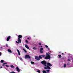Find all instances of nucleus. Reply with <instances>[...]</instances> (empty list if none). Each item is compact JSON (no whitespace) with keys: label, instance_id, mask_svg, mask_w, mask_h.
<instances>
[{"label":"nucleus","instance_id":"obj_24","mask_svg":"<svg viewBox=\"0 0 73 73\" xmlns=\"http://www.w3.org/2000/svg\"><path fill=\"white\" fill-rule=\"evenodd\" d=\"M10 73H16V72L14 71H12Z\"/></svg>","mask_w":73,"mask_h":73},{"label":"nucleus","instance_id":"obj_7","mask_svg":"<svg viewBox=\"0 0 73 73\" xmlns=\"http://www.w3.org/2000/svg\"><path fill=\"white\" fill-rule=\"evenodd\" d=\"M43 48H40V53H43V51H42V50H43Z\"/></svg>","mask_w":73,"mask_h":73},{"label":"nucleus","instance_id":"obj_40","mask_svg":"<svg viewBox=\"0 0 73 73\" xmlns=\"http://www.w3.org/2000/svg\"><path fill=\"white\" fill-rule=\"evenodd\" d=\"M47 73H49V72H48Z\"/></svg>","mask_w":73,"mask_h":73},{"label":"nucleus","instance_id":"obj_9","mask_svg":"<svg viewBox=\"0 0 73 73\" xmlns=\"http://www.w3.org/2000/svg\"><path fill=\"white\" fill-rule=\"evenodd\" d=\"M18 39H20V38H22V36L21 35H19L18 36Z\"/></svg>","mask_w":73,"mask_h":73},{"label":"nucleus","instance_id":"obj_38","mask_svg":"<svg viewBox=\"0 0 73 73\" xmlns=\"http://www.w3.org/2000/svg\"><path fill=\"white\" fill-rule=\"evenodd\" d=\"M62 54H64V53H62Z\"/></svg>","mask_w":73,"mask_h":73},{"label":"nucleus","instance_id":"obj_35","mask_svg":"<svg viewBox=\"0 0 73 73\" xmlns=\"http://www.w3.org/2000/svg\"><path fill=\"white\" fill-rule=\"evenodd\" d=\"M1 53L0 52V56H1Z\"/></svg>","mask_w":73,"mask_h":73},{"label":"nucleus","instance_id":"obj_21","mask_svg":"<svg viewBox=\"0 0 73 73\" xmlns=\"http://www.w3.org/2000/svg\"><path fill=\"white\" fill-rule=\"evenodd\" d=\"M1 63L4 62V60H1Z\"/></svg>","mask_w":73,"mask_h":73},{"label":"nucleus","instance_id":"obj_29","mask_svg":"<svg viewBox=\"0 0 73 73\" xmlns=\"http://www.w3.org/2000/svg\"><path fill=\"white\" fill-rule=\"evenodd\" d=\"M27 39L28 40H31V38H28Z\"/></svg>","mask_w":73,"mask_h":73},{"label":"nucleus","instance_id":"obj_2","mask_svg":"<svg viewBox=\"0 0 73 73\" xmlns=\"http://www.w3.org/2000/svg\"><path fill=\"white\" fill-rule=\"evenodd\" d=\"M46 57L44 58L45 59H48L50 58V54L49 52L46 53Z\"/></svg>","mask_w":73,"mask_h":73},{"label":"nucleus","instance_id":"obj_37","mask_svg":"<svg viewBox=\"0 0 73 73\" xmlns=\"http://www.w3.org/2000/svg\"><path fill=\"white\" fill-rule=\"evenodd\" d=\"M2 68V66H1L0 68V69H1V68Z\"/></svg>","mask_w":73,"mask_h":73},{"label":"nucleus","instance_id":"obj_3","mask_svg":"<svg viewBox=\"0 0 73 73\" xmlns=\"http://www.w3.org/2000/svg\"><path fill=\"white\" fill-rule=\"evenodd\" d=\"M25 58H29V59H31V57H30L29 55H26L25 56Z\"/></svg>","mask_w":73,"mask_h":73},{"label":"nucleus","instance_id":"obj_20","mask_svg":"<svg viewBox=\"0 0 73 73\" xmlns=\"http://www.w3.org/2000/svg\"><path fill=\"white\" fill-rule=\"evenodd\" d=\"M40 70H38L37 71V72L38 73H40Z\"/></svg>","mask_w":73,"mask_h":73},{"label":"nucleus","instance_id":"obj_12","mask_svg":"<svg viewBox=\"0 0 73 73\" xmlns=\"http://www.w3.org/2000/svg\"><path fill=\"white\" fill-rule=\"evenodd\" d=\"M8 51L9 53H12V51L10 49H8Z\"/></svg>","mask_w":73,"mask_h":73},{"label":"nucleus","instance_id":"obj_39","mask_svg":"<svg viewBox=\"0 0 73 73\" xmlns=\"http://www.w3.org/2000/svg\"><path fill=\"white\" fill-rule=\"evenodd\" d=\"M42 46H41V48H42Z\"/></svg>","mask_w":73,"mask_h":73},{"label":"nucleus","instance_id":"obj_16","mask_svg":"<svg viewBox=\"0 0 73 73\" xmlns=\"http://www.w3.org/2000/svg\"><path fill=\"white\" fill-rule=\"evenodd\" d=\"M66 66V64H64V68H65Z\"/></svg>","mask_w":73,"mask_h":73},{"label":"nucleus","instance_id":"obj_14","mask_svg":"<svg viewBox=\"0 0 73 73\" xmlns=\"http://www.w3.org/2000/svg\"><path fill=\"white\" fill-rule=\"evenodd\" d=\"M7 64L6 63H5L3 64V66H6V65H5Z\"/></svg>","mask_w":73,"mask_h":73},{"label":"nucleus","instance_id":"obj_11","mask_svg":"<svg viewBox=\"0 0 73 73\" xmlns=\"http://www.w3.org/2000/svg\"><path fill=\"white\" fill-rule=\"evenodd\" d=\"M17 52L18 53V54L19 55H20V51L18 49H17Z\"/></svg>","mask_w":73,"mask_h":73},{"label":"nucleus","instance_id":"obj_34","mask_svg":"<svg viewBox=\"0 0 73 73\" xmlns=\"http://www.w3.org/2000/svg\"><path fill=\"white\" fill-rule=\"evenodd\" d=\"M6 66L7 67H9V66L8 65H6Z\"/></svg>","mask_w":73,"mask_h":73},{"label":"nucleus","instance_id":"obj_26","mask_svg":"<svg viewBox=\"0 0 73 73\" xmlns=\"http://www.w3.org/2000/svg\"><path fill=\"white\" fill-rule=\"evenodd\" d=\"M42 57H45V55L44 54L42 55H41Z\"/></svg>","mask_w":73,"mask_h":73},{"label":"nucleus","instance_id":"obj_22","mask_svg":"<svg viewBox=\"0 0 73 73\" xmlns=\"http://www.w3.org/2000/svg\"><path fill=\"white\" fill-rule=\"evenodd\" d=\"M31 63L32 64H33H33H34V62H31Z\"/></svg>","mask_w":73,"mask_h":73},{"label":"nucleus","instance_id":"obj_23","mask_svg":"<svg viewBox=\"0 0 73 73\" xmlns=\"http://www.w3.org/2000/svg\"><path fill=\"white\" fill-rule=\"evenodd\" d=\"M23 50H24V52H25V53L27 52V51H26V50H25V49H23Z\"/></svg>","mask_w":73,"mask_h":73},{"label":"nucleus","instance_id":"obj_36","mask_svg":"<svg viewBox=\"0 0 73 73\" xmlns=\"http://www.w3.org/2000/svg\"><path fill=\"white\" fill-rule=\"evenodd\" d=\"M47 49H48V50H50V49H49V48H48Z\"/></svg>","mask_w":73,"mask_h":73},{"label":"nucleus","instance_id":"obj_17","mask_svg":"<svg viewBox=\"0 0 73 73\" xmlns=\"http://www.w3.org/2000/svg\"><path fill=\"white\" fill-rule=\"evenodd\" d=\"M33 49L34 50H36V49H37V48H36V47H34L33 48Z\"/></svg>","mask_w":73,"mask_h":73},{"label":"nucleus","instance_id":"obj_6","mask_svg":"<svg viewBox=\"0 0 73 73\" xmlns=\"http://www.w3.org/2000/svg\"><path fill=\"white\" fill-rule=\"evenodd\" d=\"M35 59H36V60H38V61H39V60H40V58H39L37 56H35Z\"/></svg>","mask_w":73,"mask_h":73},{"label":"nucleus","instance_id":"obj_28","mask_svg":"<svg viewBox=\"0 0 73 73\" xmlns=\"http://www.w3.org/2000/svg\"><path fill=\"white\" fill-rule=\"evenodd\" d=\"M20 58V60H21V61L23 60V59L21 58Z\"/></svg>","mask_w":73,"mask_h":73},{"label":"nucleus","instance_id":"obj_18","mask_svg":"<svg viewBox=\"0 0 73 73\" xmlns=\"http://www.w3.org/2000/svg\"><path fill=\"white\" fill-rule=\"evenodd\" d=\"M39 57L40 59H41V58H42V57H41V55L39 56Z\"/></svg>","mask_w":73,"mask_h":73},{"label":"nucleus","instance_id":"obj_30","mask_svg":"<svg viewBox=\"0 0 73 73\" xmlns=\"http://www.w3.org/2000/svg\"><path fill=\"white\" fill-rule=\"evenodd\" d=\"M45 46L46 48H48V46L47 45H45Z\"/></svg>","mask_w":73,"mask_h":73},{"label":"nucleus","instance_id":"obj_27","mask_svg":"<svg viewBox=\"0 0 73 73\" xmlns=\"http://www.w3.org/2000/svg\"><path fill=\"white\" fill-rule=\"evenodd\" d=\"M25 42L27 43H28V40H25Z\"/></svg>","mask_w":73,"mask_h":73},{"label":"nucleus","instance_id":"obj_4","mask_svg":"<svg viewBox=\"0 0 73 73\" xmlns=\"http://www.w3.org/2000/svg\"><path fill=\"white\" fill-rule=\"evenodd\" d=\"M18 42H17V41H16V42L17 44H19V43H21V40L20 39H18Z\"/></svg>","mask_w":73,"mask_h":73},{"label":"nucleus","instance_id":"obj_31","mask_svg":"<svg viewBox=\"0 0 73 73\" xmlns=\"http://www.w3.org/2000/svg\"><path fill=\"white\" fill-rule=\"evenodd\" d=\"M46 71L47 72H49V70H47Z\"/></svg>","mask_w":73,"mask_h":73},{"label":"nucleus","instance_id":"obj_15","mask_svg":"<svg viewBox=\"0 0 73 73\" xmlns=\"http://www.w3.org/2000/svg\"><path fill=\"white\" fill-rule=\"evenodd\" d=\"M42 73H47L46 71L45 70H43L42 71Z\"/></svg>","mask_w":73,"mask_h":73},{"label":"nucleus","instance_id":"obj_19","mask_svg":"<svg viewBox=\"0 0 73 73\" xmlns=\"http://www.w3.org/2000/svg\"><path fill=\"white\" fill-rule=\"evenodd\" d=\"M58 56H59V58H61V55H59Z\"/></svg>","mask_w":73,"mask_h":73},{"label":"nucleus","instance_id":"obj_1","mask_svg":"<svg viewBox=\"0 0 73 73\" xmlns=\"http://www.w3.org/2000/svg\"><path fill=\"white\" fill-rule=\"evenodd\" d=\"M41 62L45 66L44 67V69H51V68L49 66H52L50 63L48 62L46 64V62L45 61Z\"/></svg>","mask_w":73,"mask_h":73},{"label":"nucleus","instance_id":"obj_8","mask_svg":"<svg viewBox=\"0 0 73 73\" xmlns=\"http://www.w3.org/2000/svg\"><path fill=\"white\" fill-rule=\"evenodd\" d=\"M11 38V36H9L7 38V41H8L9 40V39Z\"/></svg>","mask_w":73,"mask_h":73},{"label":"nucleus","instance_id":"obj_33","mask_svg":"<svg viewBox=\"0 0 73 73\" xmlns=\"http://www.w3.org/2000/svg\"><path fill=\"white\" fill-rule=\"evenodd\" d=\"M7 47H8V44H6Z\"/></svg>","mask_w":73,"mask_h":73},{"label":"nucleus","instance_id":"obj_5","mask_svg":"<svg viewBox=\"0 0 73 73\" xmlns=\"http://www.w3.org/2000/svg\"><path fill=\"white\" fill-rule=\"evenodd\" d=\"M16 69L17 72H20V69L19 68V67H17L16 68Z\"/></svg>","mask_w":73,"mask_h":73},{"label":"nucleus","instance_id":"obj_13","mask_svg":"<svg viewBox=\"0 0 73 73\" xmlns=\"http://www.w3.org/2000/svg\"><path fill=\"white\" fill-rule=\"evenodd\" d=\"M10 67H11V68H15V66H13V65H11V66H10Z\"/></svg>","mask_w":73,"mask_h":73},{"label":"nucleus","instance_id":"obj_25","mask_svg":"<svg viewBox=\"0 0 73 73\" xmlns=\"http://www.w3.org/2000/svg\"><path fill=\"white\" fill-rule=\"evenodd\" d=\"M38 44L39 45H41V42H39L38 43Z\"/></svg>","mask_w":73,"mask_h":73},{"label":"nucleus","instance_id":"obj_10","mask_svg":"<svg viewBox=\"0 0 73 73\" xmlns=\"http://www.w3.org/2000/svg\"><path fill=\"white\" fill-rule=\"evenodd\" d=\"M25 48H27V49H29V47L28 46V45L27 44H25Z\"/></svg>","mask_w":73,"mask_h":73},{"label":"nucleus","instance_id":"obj_32","mask_svg":"<svg viewBox=\"0 0 73 73\" xmlns=\"http://www.w3.org/2000/svg\"><path fill=\"white\" fill-rule=\"evenodd\" d=\"M1 49H3V48L2 47H1Z\"/></svg>","mask_w":73,"mask_h":73}]
</instances>
